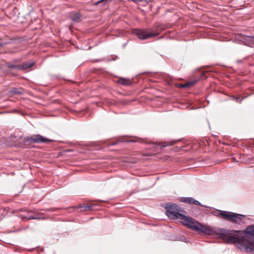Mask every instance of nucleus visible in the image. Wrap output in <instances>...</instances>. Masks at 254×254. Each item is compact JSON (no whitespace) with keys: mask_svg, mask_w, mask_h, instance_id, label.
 <instances>
[{"mask_svg":"<svg viewBox=\"0 0 254 254\" xmlns=\"http://www.w3.org/2000/svg\"><path fill=\"white\" fill-rule=\"evenodd\" d=\"M215 233L226 243H236L240 250L254 254V224L247 227L244 231L221 229Z\"/></svg>","mask_w":254,"mask_h":254,"instance_id":"1","label":"nucleus"},{"mask_svg":"<svg viewBox=\"0 0 254 254\" xmlns=\"http://www.w3.org/2000/svg\"><path fill=\"white\" fill-rule=\"evenodd\" d=\"M231 98L232 100H235L238 103H241L242 101L245 98L243 97L240 99V96H231Z\"/></svg>","mask_w":254,"mask_h":254,"instance_id":"18","label":"nucleus"},{"mask_svg":"<svg viewBox=\"0 0 254 254\" xmlns=\"http://www.w3.org/2000/svg\"><path fill=\"white\" fill-rule=\"evenodd\" d=\"M181 201L188 204H192L195 205H201L203 206L198 200H195L193 198L190 197H182L181 198Z\"/></svg>","mask_w":254,"mask_h":254,"instance_id":"6","label":"nucleus"},{"mask_svg":"<svg viewBox=\"0 0 254 254\" xmlns=\"http://www.w3.org/2000/svg\"><path fill=\"white\" fill-rule=\"evenodd\" d=\"M124 141H126V142H136V141L135 140H129V141H128V140H124L123 139H119L118 141H116V142H111L110 143V144H109V146H112V145H116V144H117L119 142H124Z\"/></svg>","mask_w":254,"mask_h":254,"instance_id":"19","label":"nucleus"},{"mask_svg":"<svg viewBox=\"0 0 254 254\" xmlns=\"http://www.w3.org/2000/svg\"><path fill=\"white\" fill-rule=\"evenodd\" d=\"M81 15L79 12L71 13L70 15L71 19L76 22L81 20Z\"/></svg>","mask_w":254,"mask_h":254,"instance_id":"10","label":"nucleus"},{"mask_svg":"<svg viewBox=\"0 0 254 254\" xmlns=\"http://www.w3.org/2000/svg\"><path fill=\"white\" fill-rule=\"evenodd\" d=\"M165 209L166 210V215L173 220L180 219L182 216L184 215L180 213L183 211L182 209L176 203H167Z\"/></svg>","mask_w":254,"mask_h":254,"instance_id":"3","label":"nucleus"},{"mask_svg":"<svg viewBox=\"0 0 254 254\" xmlns=\"http://www.w3.org/2000/svg\"><path fill=\"white\" fill-rule=\"evenodd\" d=\"M117 82L119 84L124 85L127 86L129 85L132 83L131 80L129 79L124 78H120L118 80Z\"/></svg>","mask_w":254,"mask_h":254,"instance_id":"11","label":"nucleus"},{"mask_svg":"<svg viewBox=\"0 0 254 254\" xmlns=\"http://www.w3.org/2000/svg\"><path fill=\"white\" fill-rule=\"evenodd\" d=\"M133 2L137 3L138 2L144 1V0H131Z\"/></svg>","mask_w":254,"mask_h":254,"instance_id":"27","label":"nucleus"},{"mask_svg":"<svg viewBox=\"0 0 254 254\" xmlns=\"http://www.w3.org/2000/svg\"><path fill=\"white\" fill-rule=\"evenodd\" d=\"M94 205H80L77 207V208L80 209L81 211H87L93 210Z\"/></svg>","mask_w":254,"mask_h":254,"instance_id":"12","label":"nucleus"},{"mask_svg":"<svg viewBox=\"0 0 254 254\" xmlns=\"http://www.w3.org/2000/svg\"><path fill=\"white\" fill-rule=\"evenodd\" d=\"M246 216L243 214L235 213L233 221L232 222L237 224H240L241 221L245 219Z\"/></svg>","mask_w":254,"mask_h":254,"instance_id":"9","label":"nucleus"},{"mask_svg":"<svg viewBox=\"0 0 254 254\" xmlns=\"http://www.w3.org/2000/svg\"><path fill=\"white\" fill-rule=\"evenodd\" d=\"M179 140L176 141H171L170 142H160L158 144L161 146L162 148H164L167 146H173L176 143H177Z\"/></svg>","mask_w":254,"mask_h":254,"instance_id":"14","label":"nucleus"},{"mask_svg":"<svg viewBox=\"0 0 254 254\" xmlns=\"http://www.w3.org/2000/svg\"><path fill=\"white\" fill-rule=\"evenodd\" d=\"M43 213H34L33 215H31V217L30 219H44Z\"/></svg>","mask_w":254,"mask_h":254,"instance_id":"16","label":"nucleus"},{"mask_svg":"<svg viewBox=\"0 0 254 254\" xmlns=\"http://www.w3.org/2000/svg\"><path fill=\"white\" fill-rule=\"evenodd\" d=\"M29 212L32 213V211H29ZM33 212H32V213H33Z\"/></svg>","mask_w":254,"mask_h":254,"instance_id":"32","label":"nucleus"},{"mask_svg":"<svg viewBox=\"0 0 254 254\" xmlns=\"http://www.w3.org/2000/svg\"><path fill=\"white\" fill-rule=\"evenodd\" d=\"M10 73H11V74H12L13 76H16L17 75L14 74V73H13L12 71H9V72Z\"/></svg>","mask_w":254,"mask_h":254,"instance_id":"31","label":"nucleus"},{"mask_svg":"<svg viewBox=\"0 0 254 254\" xmlns=\"http://www.w3.org/2000/svg\"><path fill=\"white\" fill-rule=\"evenodd\" d=\"M43 210H44L45 211H53L55 210V209L51 208H49V209H43Z\"/></svg>","mask_w":254,"mask_h":254,"instance_id":"26","label":"nucleus"},{"mask_svg":"<svg viewBox=\"0 0 254 254\" xmlns=\"http://www.w3.org/2000/svg\"><path fill=\"white\" fill-rule=\"evenodd\" d=\"M234 214H235V213L231 212H228L226 220L230 221L231 222H232Z\"/></svg>","mask_w":254,"mask_h":254,"instance_id":"20","label":"nucleus"},{"mask_svg":"<svg viewBox=\"0 0 254 254\" xmlns=\"http://www.w3.org/2000/svg\"><path fill=\"white\" fill-rule=\"evenodd\" d=\"M178 87L181 88H186V87L185 86V84H178Z\"/></svg>","mask_w":254,"mask_h":254,"instance_id":"28","label":"nucleus"},{"mask_svg":"<svg viewBox=\"0 0 254 254\" xmlns=\"http://www.w3.org/2000/svg\"><path fill=\"white\" fill-rule=\"evenodd\" d=\"M220 212H221V210H215L214 211H213L212 212V214H213L215 216L219 217V216H220V215H219V213H220Z\"/></svg>","mask_w":254,"mask_h":254,"instance_id":"22","label":"nucleus"},{"mask_svg":"<svg viewBox=\"0 0 254 254\" xmlns=\"http://www.w3.org/2000/svg\"><path fill=\"white\" fill-rule=\"evenodd\" d=\"M112 0H101L100 1H98L96 4H98L99 3H101V2H104V3H105V2H108L109 1H111Z\"/></svg>","mask_w":254,"mask_h":254,"instance_id":"25","label":"nucleus"},{"mask_svg":"<svg viewBox=\"0 0 254 254\" xmlns=\"http://www.w3.org/2000/svg\"><path fill=\"white\" fill-rule=\"evenodd\" d=\"M153 0H144V1L146 2H149L152 1Z\"/></svg>","mask_w":254,"mask_h":254,"instance_id":"30","label":"nucleus"},{"mask_svg":"<svg viewBox=\"0 0 254 254\" xmlns=\"http://www.w3.org/2000/svg\"><path fill=\"white\" fill-rule=\"evenodd\" d=\"M228 211H222L221 210V212L219 213V215H220V217H221L224 219H226L227 214H228Z\"/></svg>","mask_w":254,"mask_h":254,"instance_id":"21","label":"nucleus"},{"mask_svg":"<svg viewBox=\"0 0 254 254\" xmlns=\"http://www.w3.org/2000/svg\"><path fill=\"white\" fill-rule=\"evenodd\" d=\"M31 217V215H29V216H22V219L23 220H32V219H30V218Z\"/></svg>","mask_w":254,"mask_h":254,"instance_id":"24","label":"nucleus"},{"mask_svg":"<svg viewBox=\"0 0 254 254\" xmlns=\"http://www.w3.org/2000/svg\"><path fill=\"white\" fill-rule=\"evenodd\" d=\"M134 34L140 40H143L157 36L159 35V32L152 33V32L147 30L135 29Z\"/></svg>","mask_w":254,"mask_h":254,"instance_id":"5","label":"nucleus"},{"mask_svg":"<svg viewBox=\"0 0 254 254\" xmlns=\"http://www.w3.org/2000/svg\"><path fill=\"white\" fill-rule=\"evenodd\" d=\"M11 62H12L13 64H16V65H20V64H19V63L20 62V60H19V59L14 60L11 61Z\"/></svg>","mask_w":254,"mask_h":254,"instance_id":"23","label":"nucleus"},{"mask_svg":"<svg viewBox=\"0 0 254 254\" xmlns=\"http://www.w3.org/2000/svg\"><path fill=\"white\" fill-rule=\"evenodd\" d=\"M22 141L24 143H28V144H30L32 143H49L52 142L53 140L44 137L40 134H33L31 136L24 137Z\"/></svg>","mask_w":254,"mask_h":254,"instance_id":"4","label":"nucleus"},{"mask_svg":"<svg viewBox=\"0 0 254 254\" xmlns=\"http://www.w3.org/2000/svg\"><path fill=\"white\" fill-rule=\"evenodd\" d=\"M4 45H5V43H0V47L3 46Z\"/></svg>","mask_w":254,"mask_h":254,"instance_id":"29","label":"nucleus"},{"mask_svg":"<svg viewBox=\"0 0 254 254\" xmlns=\"http://www.w3.org/2000/svg\"><path fill=\"white\" fill-rule=\"evenodd\" d=\"M198 79H194L193 80L188 81L185 83V86L186 87V88H189L194 85L198 81Z\"/></svg>","mask_w":254,"mask_h":254,"instance_id":"17","label":"nucleus"},{"mask_svg":"<svg viewBox=\"0 0 254 254\" xmlns=\"http://www.w3.org/2000/svg\"><path fill=\"white\" fill-rule=\"evenodd\" d=\"M35 64V62L34 61L23 63L20 65V70H26L32 67Z\"/></svg>","mask_w":254,"mask_h":254,"instance_id":"7","label":"nucleus"},{"mask_svg":"<svg viewBox=\"0 0 254 254\" xmlns=\"http://www.w3.org/2000/svg\"><path fill=\"white\" fill-rule=\"evenodd\" d=\"M10 93L13 95H21L23 93L21 89L17 88H12L9 91Z\"/></svg>","mask_w":254,"mask_h":254,"instance_id":"15","label":"nucleus"},{"mask_svg":"<svg viewBox=\"0 0 254 254\" xmlns=\"http://www.w3.org/2000/svg\"><path fill=\"white\" fill-rule=\"evenodd\" d=\"M180 219L184 226L194 231L206 235H211L214 232L211 228L201 224L191 217L183 215Z\"/></svg>","mask_w":254,"mask_h":254,"instance_id":"2","label":"nucleus"},{"mask_svg":"<svg viewBox=\"0 0 254 254\" xmlns=\"http://www.w3.org/2000/svg\"><path fill=\"white\" fill-rule=\"evenodd\" d=\"M154 30L152 33L159 32V34L162 31L167 28V25L164 24L157 23L154 25Z\"/></svg>","mask_w":254,"mask_h":254,"instance_id":"8","label":"nucleus"},{"mask_svg":"<svg viewBox=\"0 0 254 254\" xmlns=\"http://www.w3.org/2000/svg\"><path fill=\"white\" fill-rule=\"evenodd\" d=\"M5 66L10 69H17L18 70H20V65L14 64L11 62H6Z\"/></svg>","mask_w":254,"mask_h":254,"instance_id":"13","label":"nucleus"}]
</instances>
